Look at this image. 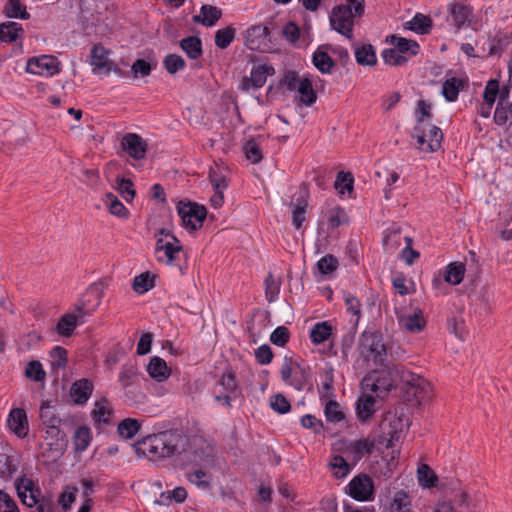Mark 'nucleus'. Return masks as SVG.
Returning <instances> with one entry per match:
<instances>
[{"label":"nucleus","mask_w":512,"mask_h":512,"mask_svg":"<svg viewBox=\"0 0 512 512\" xmlns=\"http://www.w3.org/2000/svg\"><path fill=\"white\" fill-rule=\"evenodd\" d=\"M400 381L403 384L405 399L409 402L415 401L420 404L422 401L429 398L430 384L421 376L414 374L410 371L401 370L397 371Z\"/></svg>","instance_id":"obj_1"},{"label":"nucleus","mask_w":512,"mask_h":512,"mask_svg":"<svg viewBox=\"0 0 512 512\" xmlns=\"http://www.w3.org/2000/svg\"><path fill=\"white\" fill-rule=\"evenodd\" d=\"M104 295V285L102 281L92 283L81 295L74 306L78 314V321L82 324L85 316L91 315L101 304Z\"/></svg>","instance_id":"obj_2"},{"label":"nucleus","mask_w":512,"mask_h":512,"mask_svg":"<svg viewBox=\"0 0 512 512\" xmlns=\"http://www.w3.org/2000/svg\"><path fill=\"white\" fill-rule=\"evenodd\" d=\"M177 212L185 228L196 231L203 226L207 217V209L203 205L191 201H179Z\"/></svg>","instance_id":"obj_3"},{"label":"nucleus","mask_w":512,"mask_h":512,"mask_svg":"<svg viewBox=\"0 0 512 512\" xmlns=\"http://www.w3.org/2000/svg\"><path fill=\"white\" fill-rule=\"evenodd\" d=\"M354 15L348 6H335L330 15V25L339 34L349 40L353 38Z\"/></svg>","instance_id":"obj_4"},{"label":"nucleus","mask_w":512,"mask_h":512,"mask_svg":"<svg viewBox=\"0 0 512 512\" xmlns=\"http://www.w3.org/2000/svg\"><path fill=\"white\" fill-rule=\"evenodd\" d=\"M354 15L348 6H335L330 15V25L339 34L349 40L353 38Z\"/></svg>","instance_id":"obj_5"},{"label":"nucleus","mask_w":512,"mask_h":512,"mask_svg":"<svg viewBox=\"0 0 512 512\" xmlns=\"http://www.w3.org/2000/svg\"><path fill=\"white\" fill-rule=\"evenodd\" d=\"M360 347L362 354L372 356L373 361L377 365H383L386 359V346L380 333H363L361 337Z\"/></svg>","instance_id":"obj_6"},{"label":"nucleus","mask_w":512,"mask_h":512,"mask_svg":"<svg viewBox=\"0 0 512 512\" xmlns=\"http://www.w3.org/2000/svg\"><path fill=\"white\" fill-rule=\"evenodd\" d=\"M346 492L357 501L372 500L374 495L373 480L366 474H359L349 482Z\"/></svg>","instance_id":"obj_7"},{"label":"nucleus","mask_w":512,"mask_h":512,"mask_svg":"<svg viewBox=\"0 0 512 512\" xmlns=\"http://www.w3.org/2000/svg\"><path fill=\"white\" fill-rule=\"evenodd\" d=\"M270 42V30L265 25H253L246 31L245 46L252 51L265 52Z\"/></svg>","instance_id":"obj_8"},{"label":"nucleus","mask_w":512,"mask_h":512,"mask_svg":"<svg viewBox=\"0 0 512 512\" xmlns=\"http://www.w3.org/2000/svg\"><path fill=\"white\" fill-rule=\"evenodd\" d=\"M60 62L55 56L42 55L28 59L26 70L37 75L53 76L60 72Z\"/></svg>","instance_id":"obj_9"},{"label":"nucleus","mask_w":512,"mask_h":512,"mask_svg":"<svg viewBox=\"0 0 512 512\" xmlns=\"http://www.w3.org/2000/svg\"><path fill=\"white\" fill-rule=\"evenodd\" d=\"M121 148L131 158L141 160L145 158L148 143L136 133H127L121 139Z\"/></svg>","instance_id":"obj_10"},{"label":"nucleus","mask_w":512,"mask_h":512,"mask_svg":"<svg viewBox=\"0 0 512 512\" xmlns=\"http://www.w3.org/2000/svg\"><path fill=\"white\" fill-rule=\"evenodd\" d=\"M22 483L25 484V490H29L31 502H29V507L32 508L36 506V512H54L55 504L50 497L42 496L39 498L40 489L34 488V483L31 479H24Z\"/></svg>","instance_id":"obj_11"},{"label":"nucleus","mask_w":512,"mask_h":512,"mask_svg":"<svg viewBox=\"0 0 512 512\" xmlns=\"http://www.w3.org/2000/svg\"><path fill=\"white\" fill-rule=\"evenodd\" d=\"M448 11L457 30L469 25L472 20L473 8L465 3H452L448 6Z\"/></svg>","instance_id":"obj_12"},{"label":"nucleus","mask_w":512,"mask_h":512,"mask_svg":"<svg viewBox=\"0 0 512 512\" xmlns=\"http://www.w3.org/2000/svg\"><path fill=\"white\" fill-rule=\"evenodd\" d=\"M109 50L104 46L98 44L94 45L91 49V65L95 66L98 69H105L106 72L114 71L120 74H124V72L118 68L113 62L108 60Z\"/></svg>","instance_id":"obj_13"},{"label":"nucleus","mask_w":512,"mask_h":512,"mask_svg":"<svg viewBox=\"0 0 512 512\" xmlns=\"http://www.w3.org/2000/svg\"><path fill=\"white\" fill-rule=\"evenodd\" d=\"M46 439L48 442L49 450L58 454H63L68 446L66 433L61 429V424L50 425L46 427Z\"/></svg>","instance_id":"obj_14"},{"label":"nucleus","mask_w":512,"mask_h":512,"mask_svg":"<svg viewBox=\"0 0 512 512\" xmlns=\"http://www.w3.org/2000/svg\"><path fill=\"white\" fill-rule=\"evenodd\" d=\"M274 73L275 69L271 65L260 64L253 66L250 78H244L242 86L245 89L248 88L249 84H251L253 88H261L265 84L267 76L273 75Z\"/></svg>","instance_id":"obj_15"},{"label":"nucleus","mask_w":512,"mask_h":512,"mask_svg":"<svg viewBox=\"0 0 512 512\" xmlns=\"http://www.w3.org/2000/svg\"><path fill=\"white\" fill-rule=\"evenodd\" d=\"M397 319L400 327L411 333H419L426 326L423 312L419 308H415L410 315H398Z\"/></svg>","instance_id":"obj_16"},{"label":"nucleus","mask_w":512,"mask_h":512,"mask_svg":"<svg viewBox=\"0 0 512 512\" xmlns=\"http://www.w3.org/2000/svg\"><path fill=\"white\" fill-rule=\"evenodd\" d=\"M162 442L164 452L161 451L160 456L163 458L171 457L180 453L183 436L176 430L164 431L162 432Z\"/></svg>","instance_id":"obj_17"},{"label":"nucleus","mask_w":512,"mask_h":512,"mask_svg":"<svg viewBox=\"0 0 512 512\" xmlns=\"http://www.w3.org/2000/svg\"><path fill=\"white\" fill-rule=\"evenodd\" d=\"M222 17V10L210 4H203L200 8V14L194 15L192 20L196 24L205 27L214 26Z\"/></svg>","instance_id":"obj_18"},{"label":"nucleus","mask_w":512,"mask_h":512,"mask_svg":"<svg viewBox=\"0 0 512 512\" xmlns=\"http://www.w3.org/2000/svg\"><path fill=\"white\" fill-rule=\"evenodd\" d=\"M8 425L17 436L26 437L29 427L25 410L21 408L12 409L8 417Z\"/></svg>","instance_id":"obj_19"},{"label":"nucleus","mask_w":512,"mask_h":512,"mask_svg":"<svg viewBox=\"0 0 512 512\" xmlns=\"http://www.w3.org/2000/svg\"><path fill=\"white\" fill-rule=\"evenodd\" d=\"M376 398L372 395L363 394L356 402V416L360 422L368 421L376 412Z\"/></svg>","instance_id":"obj_20"},{"label":"nucleus","mask_w":512,"mask_h":512,"mask_svg":"<svg viewBox=\"0 0 512 512\" xmlns=\"http://www.w3.org/2000/svg\"><path fill=\"white\" fill-rule=\"evenodd\" d=\"M93 391V383L91 380L83 378L75 381L70 389V394L74 398L76 404H84L87 402Z\"/></svg>","instance_id":"obj_21"},{"label":"nucleus","mask_w":512,"mask_h":512,"mask_svg":"<svg viewBox=\"0 0 512 512\" xmlns=\"http://www.w3.org/2000/svg\"><path fill=\"white\" fill-rule=\"evenodd\" d=\"M147 372L151 378L158 382H162L170 376L171 369L167 366L165 360L158 356H154L148 363Z\"/></svg>","instance_id":"obj_22"},{"label":"nucleus","mask_w":512,"mask_h":512,"mask_svg":"<svg viewBox=\"0 0 512 512\" xmlns=\"http://www.w3.org/2000/svg\"><path fill=\"white\" fill-rule=\"evenodd\" d=\"M182 51L191 60H198L203 55L202 40L195 35L183 38L179 42Z\"/></svg>","instance_id":"obj_23"},{"label":"nucleus","mask_w":512,"mask_h":512,"mask_svg":"<svg viewBox=\"0 0 512 512\" xmlns=\"http://www.w3.org/2000/svg\"><path fill=\"white\" fill-rule=\"evenodd\" d=\"M325 48H329L330 45H324ZM323 46H320L313 54L312 62L314 66L322 73H331L332 68L335 66L334 60L331 56L322 50Z\"/></svg>","instance_id":"obj_24"},{"label":"nucleus","mask_w":512,"mask_h":512,"mask_svg":"<svg viewBox=\"0 0 512 512\" xmlns=\"http://www.w3.org/2000/svg\"><path fill=\"white\" fill-rule=\"evenodd\" d=\"M79 323L76 314L66 313L59 318L55 330L62 337H70Z\"/></svg>","instance_id":"obj_25"},{"label":"nucleus","mask_w":512,"mask_h":512,"mask_svg":"<svg viewBox=\"0 0 512 512\" xmlns=\"http://www.w3.org/2000/svg\"><path fill=\"white\" fill-rule=\"evenodd\" d=\"M432 20L429 16L417 13L409 22L405 23V28L421 35L430 33L432 28Z\"/></svg>","instance_id":"obj_26"},{"label":"nucleus","mask_w":512,"mask_h":512,"mask_svg":"<svg viewBox=\"0 0 512 512\" xmlns=\"http://www.w3.org/2000/svg\"><path fill=\"white\" fill-rule=\"evenodd\" d=\"M356 62L361 66H374L377 57L374 47L371 44H363L355 49Z\"/></svg>","instance_id":"obj_27"},{"label":"nucleus","mask_w":512,"mask_h":512,"mask_svg":"<svg viewBox=\"0 0 512 512\" xmlns=\"http://www.w3.org/2000/svg\"><path fill=\"white\" fill-rule=\"evenodd\" d=\"M24 30L21 24L17 22H5L0 24V41L2 42H15Z\"/></svg>","instance_id":"obj_28"},{"label":"nucleus","mask_w":512,"mask_h":512,"mask_svg":"<svg viewBox=\"0 0 512 512\" xmlns=\"http://www.w3.org/2000/svg\"><path fill=\"white\" fill-rule=\"evenodd\" d=\"M426 135L428 145L426 148H423V151L428 153L437 151L441 147V142L443 140V133L441 129L436 125L426 123Z\"/></svg>","instance_id":"obj_29"},{"label":"nucleus","mask_w":512,"mask_h":512,"mask_svg":"<svg viewBox=\"0 0 512 512\" xmlns=\"http://www.w3.org/2000/svg\"><path fill=\"white\" fill-rule=\"evenodd\" d=\"M390 42L395 46V49L402 55L410 53L415 56L419 53L420 46L415 40L406 39L397 35L390 36Z\"/></svg>","instance_id":"obj_30"},{"label":"nucleus","mask_w":512,"mask_h":512,"mask_svg":"<svg viewBox=\"0 0 512 512\" xmlns=\"http://www.w3.org/2000/svg\"><path fill=\"white\" fill-rule=\"evenodd\" d=\"M466 268L462 262H452L446 266L444 280L451 285H458L464 278Z\"/></svg>","instance_id":"obj_31"},{"label":"nucleus","mask_w":512,"mask_h":512,"mask_svg":"<svg viewBox=\"0 0 512 512\" xmlns=\"http://www.w3.org/2000/svg\"><path fill=\"white\" fill-rule=\"evenodd\" d=\"M465 81L456 77L448 78L442 85V94L449 102L458 98L459 91L463 88Z\"/></svg>","instance_id":"obj_32"},{"label":"nucleus","mask_w":512,"mask_h":512,"mask_svg":"<svg viewBox=\"0 0 512 512\" xmlns=\"http://www.w3.org/2000/svg\"><path fill=\"white\" fill-rule=\"evenodd\" d=\"M297 91L300 94L299 101L305 106H311L316 102L317 95L309 78H303L300 81Z\"/></svg>","instance_id":"obj_33"},{"label":"nucleus","mask_w":512,"mask_h":512,"mask_svg":"<svg viewBox=\"0 0 512 512\" xmlns=\"http://www.w3.org/2000/svg\"><path fill=\"white\" fill-rule=\"evenodd\" d=\"M417 478L420 486L423 488H433L438 483V476L427 464H421L418 467Z\"/></svg>","instance_id":"obj_34"},{"label":"nucleus","mask_w":512,"mask_h":512,"mask_svg":"<svg viewBox=\"0 0 512 512\" xmlns=\"http://www.w3.org/2000/svg\"><path fill=\"white\" fill-rule=\"evenodd\" d=\"M332 332V325L323 321L314 325L310 331V339L312 343L318 345L329 339Z\"/></svg>","instance_id":"obj_35"},{"label":"nucleus","mask_w":512,"mask_h":512,"mask_svg":"<svg viewBox=\"0 0 512 512\" xmlns=\"http://www.w3.org/2000/svg\"><path fill=\"white\" fill-rule=\"evenodd\" d=\"M4 13L9 18H20L27 20L30 14L26 10V6L20 0H7L4 7Z\"/></svg>","instance_id":"obj_36"},{"label":"nucleus","mask_w":512,"mask_h":512,"mask_svg":"<svg viewBox=\"0 0 512 512\" xmlns=\"http://www.w3.org/2000/svg\"><path fill=\"white\" fill-rule=\"evenodd\" d=\"M374 444L373 442L367 439H360L354 442H351L349 446H347V450L353 455L354 460H360L364 455L370 454L373 450Z\"/></svg>","instance_id":"obj_37"},{"label":"nucleus","mask_w":512,"mask_h":512,"mask_svg":"<svg viewBox=\"0 0 512 512\" xmlns=\"http://www.w3.org/2000/svg\"><path fill=\"white\" fill-rule=\"evenodd\" d=\"M40 419L45 427L61 424L62 419L56 414V410L49 401H43L40 407Z\"/></svg>","instance_id":"obj_38"},{"label":"nucleus","mask_w":512,"mask_h":512,"mask_svg":"<svg viewBox=\"0 0 512 512\" xmlns=\"http://www.w3.org/2000/svg\"><path fill=\"white\" fill-rule=\"evenodd\" d=\"M155 275L149 271L143 272L133 280V290L138 294H143L154 287Z\"/></svg>","instance_id":"obj_39"},{"label":"nucleus","mask_w":512,"mask_h":512,"mask_svg":"<svg viewBox=\"0 0 512 512\" xmlns=\"http://www.w3.org/2000/svg\"><path fill=\"white\" fill-rule=\"evenodd\" d=\"M417 118L414 130H418L426 126V123L432 119L431 104L425 100H419L416 108Z\"/></svg>","instance_id":"obj_40"},{"label":"nucleus","mask_w":512,"mask_h":512,"mask_svg":"<svg viewBox=\"0 0 512 512\" xmlns=\"http://www.w3.org/2000/svg\"><path fill=\"white\" fill-rule=\"evenodd\" d=\"M141 424L137 419L125 418L117 427L118 433L125 439L133 438L140 430Z\"/></svg>","instance_id":"obj_41"},{"label":"nucleus","mask_w":512,"mask_h":512,"mask_svg":"<svg viewBox=\"0 0 512 512\" xmlns=\"http://www.w3.org/2000/svg\"><path fill=\"white\" fill-rule=\"evenodd\" d=\"M236 29L233 26H227L219 29L215 33V45L220 49H226L234 40Z\"/></svg>","instance_id":"obj_42"},{"label":"nucleus","mask_w":512,"mask_h":512,"mask_svg":"<svg viewBox=\"0 0 512 512\" xmlns=\"http://www.w3.org/2000/svg\"><path fill=\"white\" fill-rule=\"evenodd\" d=\"M138 379L137 367L133 364H125L119 373V383L123 388L132 386Z\"/></svg>","instance_id":"obj_43"},{"label":"nucleus","mask_w":512,"mask_h":512,"mask_svg":"<svg viewBox=\"0 0 512 512\" xmlns=\"http://www.w3.org/2000/svg\"><path fill=\"white\" fill-rule=\"evenodd\" d=\"M91 432L87 426H79L74 433L75 450L82 452L87 449L91 441Z\"/></svg>","instance_id":"obj_44"},{"label":"nucleus","mask_w":512,"mask_h":512,"mask_svg":"<svg viewBox=\"0 0 512 512\" xmlns=\"http://www.w3.org/2000/svg\"><path fill=\"white\" fill-rule=\"evenodd\" d=\"M387 418L381 423L380 427L384 434L389 436L387 448L393 446V441H397L399 439L398 426L401 425V420L394 417L393 420H389L387 424Z\"/></svg>","instance_id":"obj_45"},{"label":"nucleus","mask_w":512,"mask_h":512,"mask_svg":"<svg viewBox=\"0 0 512 512\" xmlns=\"http://www.w3.org/2000/svg\"><path fill=\"white\" fill-rule=\"evenodd\" d=\"M106 403V399H103L100 402H96L95 408L91 412L93 421L98 425L101 423H109V417L113 413V410L111 408L104 405Z\"/></svg>","instance_id":"obj_46"},{"label":"nucleus","mask_w":512,"mask_h":512,"mask_svg":"<svg viewBox=\"0 0 512 512\" xmlns=\"http://www.w3.org/2000/svg\"><path fill=\"white\" fill-rule=\"evenodd\" d=\"M353 184L354 177L351 172L340 171L337 174L334 187L339 193L344 194L348 192L349 194L353 192Z\"/></svg>","instance_id":"obj_47"},{"label":"nucleus","mask_w":512,"mask_h":512,"mask_svg":"<svg viewBox=\"0 0 512 512\" xmlns=\"http://www.w3.org/2000/svg\"><path fill=\"white\" fill-rule=\"evenodd\" d=\"M400 227L387 229L383 238V247L386 251L394 250L401 245Z\"/></svg>","instance_id":"obj_48"},{"label":"nucleus","mask_w":512,"mask_h":512,"mask_svg":"<svg viewBox=\"0 0 512 512\" xmlns=\"http://www.w3.org/2000/svg\"><path fill=\"white\" fill-rule=\"evenodd\" d=\"M67 350L61 346H55L50 351L51 366L53 370L64 369L68 362Z\"/></svg>","instance_id":"obj_49"},{"label":"nucleus","mask_w":512,"mask_h":512,"mask_svg":"<svg viewBox=\"0 0 512 512\" xmlns=\"http://www.w3.org/2000/svg\"><path fill=\"white\" fill-rule=\"evenodd\" d=\"M25 376L30 380L41 382L44 381L46 372L44 371L40 361L32 360L26 365Z\"/></svg>","instance_id":"obj_50"},{"label":"nucleus","mask_w":512,"mask_h":512,"mask_svg":"<svg viewBox=\"0 0 512 512\" xmlns=\"http://www.w3.org/2000/svg\"><path fill=\"white\" fill-rule=\"evenodd\" d=\"M163 66L169 74H175L186 66V62L178 54H168L163 60Z\"/></svg>","instance_id":"obj_51"},{"label":"nucleus","mask_w":512,"mask_h":512,"mask_svg":"<svg viewBox=\"0 0 512 512\" xmlns=\"http://www.w3.org/2000/svg\"><path fill=\"white\" fill-rule=\"evenodd\" d=\"M117 190L120 195L127 201L130 202L136 195V191L133 189V182L130 179L116 177Z\"/></svg>","instance_id":"obj_52"},{"label":"nucleus","mask_w":512,"mask_h":512,"mask_svg":"<svg viewBox=\"0 0 512 512\" xmlns=\"http://www.w3.org/2000/svg\"><path fill=\"white\" fill-rule=\"evenodd\" d=\"M381 56L386 64L392 66H402L408 61V58L406 56L401 55L394 48L384 49L381 53Z\"/></svg>","instance_id":"obj_53"},{"label":"nucleus","mask_w":512,"mask_h":512,"mask_svg":"<svg viewBox=\"0 0 512 512\" xmlns=\"http://www.w3.org/2000/svg\"><path fill=\"white\" fill-rule=\"evenodd\" d=\"M106 198L109 201V211L111 214L120 218H127L129 216L128 209L113 193H107Z\"/></svg>","instance_id":"obj_54"},{"label":"nucleus","mask_w":512,"mask_h":512,"mask_svg":"<svg viewBox=\"0 0 512 512\" xmlns=\"http://www.w3.org/2000/svg\"><path fill=\"white\" fill-rule=\"evenodd\" d=\"M499 93V82L496 79H490L485 87L483 98L485 104L488 105V110L492 109L495 100Z\"/></svg>","instance_id":"obj_55"},{"label":"nucleus","mask_w":512,"mask_h":512,"mask_svg":"<svg viewBox=\"0 0 512 512\" xmlns=\"http://www.w3.org/2000/svg\"><path fill=\"white\" fill-rule=\"evenodd\" d=\"M140 452H142L144 455L147 453L150 458H162L159 456L155 444H153L152 435L145 437L141 442L137 443L136 453L140 455Z\"/></svg>","instance_id":"obj_56"},{"label":"nucleus","mask_w":512,"mask_h":512,"mask_svg":"<svg viewBox=\"0 0 512 512\" xmlns=\"http://www.w3.org/2000/svg\"><path fill=\"white\" fill-rule=\"evenodd\" d=\"M392 509L396 512H411V502L406 491L399 490L395 493Z\"/></svg>","instance_id":"obj_57"},{"label":"nucleus","mask_w":512,"mask_h":512,"mask_svg":"<svg viewBox=\"0 0 512 512\" xmlns=\"http://www.w3.org/2000/svg\"><path fill=\"white\" fill-rule=\"evenodd\" d=\"M324 413L328 422H340L345 418L344 413L340 410L339 403L335 400H329L326 403Z\"/></svg>","instance_id":"obj_58"},{"label":"nucleus","mask_w":512,"mask_h":512,"mask_svg":"<svg viewBox=\"0 0 512 512\" xmlns=\"http://www.w3.org/2000/svg\"><path fill=\"white\" fill-rule=\"evenodd\" d=\"M189 482L196 485L200 489H208L211 486V481L207 472L202 469L195 470L194 472L187 473Z\"/></svg>","instance_id":"obj_59"},{"label":"nucleus","mask_w":512,"mask_h":512,"mask_svg":"<svg viewBox=\"0 0 512 512\" xmlns=\"http://www.w3.org/2000/svg\"><path fill=\"white\" fill-rule=\"evenodd\" d=\"M307 207V200L299 198L292 211V223L296 229H299L305 221V212Z\"/></svg>","instance_id":"obj_60"},{"label":"nucleus","mask_w":512,"mask_h":512,"mask_svg":"<svg viewBox=\"0 0 512 512\" xmlns=\"http://www.w3.org/2000/svg\"><path fill=\"white\" fill-rule=\"evenodd\" d=\"M339 262L336 257L328 254L317 262V268L323 275H329L338 268Z\"/></svg>","instance_id":"obj_61"},{"label":"nucleus","mask_w":512,"mask_h":512,"mask_svg":"<svg viewBox=\"0 0 512 512\" xmlns=\"http://www.w3.org/2000/svg\"><path fill=\"white\" fill-rule=\"evenodd\" d=\"M14 460L5 453H0V477L8 479L16 472Z\"/></svg>","instance_id":"obj_62"},{"label":"nucleus","mask_w":512,"mask_h":512,"mask_svg":"<svg viewBox=\"0 0 512 512\" xmlns=\"http://www.w3.org/2000/svg\"><path fill=\"white\" fill-rule=\"evenodd\" d=\"M244 151L246 158L254 164L259 163L263 158L261 148L254 139L246 142Z\"/></svg>","instance_id":"obj_63"},{"label":"nucleus","mask_w":512,"mask_h":512,"mask_svg":"<svg viewBox=\"0 0 512 512\" xmlns=\"http://www.w3.org/2000/svg\"><path fill=\"white\" fill-rule=\"evenodd\" d=\"M290 340V331L285 326H279L270 335V341L272 344L284 347Z\"/></svg>","instance_id":"obj_64"}]
</instances>
